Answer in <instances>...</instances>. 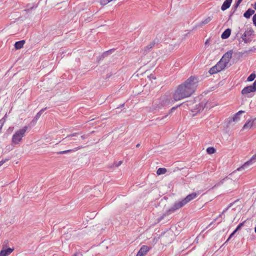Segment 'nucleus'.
<instances>
[{"instance_id":"ddd939ff","label":"nucleus","mask_w":256,"mask_h":256,"mask_svg":"<svg viewBox=\"0 0 256 256\" xmlns=\"http://www.w3.org/2000/svg\"><path fill=\"white\" fill-rule=\"evenodd\" d=\"M231 29L228 28L226 29L222 34L221 38L222 39L225 40L229 38L231 34Z\"/></svg>"},{"instance_id":"9d476101","label":"nucleus","mask_w":256,"mask_h":256,"mask_svg":"<svg viewBox=\"0 0 256 256\" xmlns=\"http://www.w3.org/2000/svg\"><path fill=\"white\" fill-rule=\"evenodd\" d=\"M232 2V0H225L221 6V10L222 11H224L228 8L230 6Z\"/></svg>"},{"instance_id":"603ef678","label":"nucleus","mask_w":256,"mask_h":256,"mask_svg":"<svg viewBox=\"0 0 256 256\" xmlns=\"http://www.w3.org/2000/svg\"><path fill=\"white\" fill-rule=\"evenodd\" d=\"M254 8L256 10V2L254 4Z\"/></svg>"},{"instance_id":"2eb2a0df","label":"nucleus","mask_w":256,"mask_h":256,"mask_svg":"<svg viewBox=\"0 0 256 256\" xmlns=\"http://www.w3.org/2000/svg\"><path fill=\"white\" fill-rule=\"evenodd\" d=\"M254 10L250 8H249L244 14V16L246 18H250V16L254 14Z\"/></svg>"},{"instance_id":"a18cd8bd","label":"nucleus","mask_w":256,"mask_h":256,"mask_svg":"<svg viewBox=\"0 0 256 256\" xmlns=\"http://www.w3.org/2000/svg\"><path fill=\"white\" fill-rule=\"evenodd\" d=\"M256 49L254 47L253 48H251V49H250L248 50V52H254V50H256Z\"/></svg>"},{"instance_id":"e2e57ef3","label":"nucleus","mask_w":256,"mask_h":256,"mask_svg":"<svg viewBox=\"0 0 256 256\" xmlns=\"http://www.w3.org/2000/svg\"><path fill=\"white\" fill-rule=\"evenodd\" d=\"M254 232H255L256 233V227H255V228H254Z\"/></svg>"},{"instance_id":"20e7f679","label":"nucleus","mask_w":256,"mask_h":256,"mask_svg":"<svg viewBox=\"0 0 256 256\" xmlns=\"http://www.w3.org/2000/svg\"><path fill=\"white\" fill-rule=\"evenodd\" d=\"M173 237L174 233L170 228L161 232V241L164 242L163 244L166 246V244H170L172 242Z\"/></svg>"},{"instance_id":"1a4fd4ad","label":"nucleus","mask_w":256,"mask_h":256,"mask_svg":"<svg viewBox=\"0 0 256 256\" xmlns=\"http://www.w3.org/2000/svg\"><path fill=\"white\" fill-rule=\"evenodd\" d=\"M256 160V154L253 156L248 161L246 162L242 166L239 167L237 168L236 170L240 171L244 169V168H246L248 166H249L253 161Z\"/></svg>"},{"instance_id":"423d86ee","label":"nucleus","mask_w":256,"mask_h":256,"mask_svg":"<svg viewBox=\"0 0 256 256\" xmlns=\"http://www.w3.org/2000/svg\"><path fill=\"white\" fill-rule=\"evenodd\" d=\"M255 92H256V80L252 84L244 87L242 90V94H248Z\"/></svg>"},{"instance_id":"37998d69","label":"nucleus","mask_w":256,"mask_h":256,"mask_svg":"<svg viewBox=\"0 0 256 256\" xmlns=\"http://www.w3.org/2000/svg\"><path fill=\"white\" fill-rule=\"evenodd\" d=\"M206 103L204 104V102H202L200 104L201 106L202 107V110L204 108H205V107H206Z\"/></svg>"},{"instance_id":"f03ea898","label":"nucleus","mask_w":256,"mask_h":256,"mask_svg":"<svg viewBox=\"0 0 256 256\" xmlns=\"http://www.w3.org/2000/svg\"><path fill=\"white\" fill-rule=\"evenodd\" d=\"M198 196V194L196 192H192L184 198L181 201L176 202L174 206H172L168 210V212L171 214L177 210L181 208L186 204Z\"/></svg>"},{"instance_id":"de8ad7c7","label":"nucleus","mask_w":256,"mask_h":256,"mask_svg":"<svg viewBox=\"0 0 256 256\" xmlns=\"http://www.w3.org/2000/svg\"><path fill=\"white\" fill-rule=\"evenodd\" d=\"M156 174L158 176L160 175V168L157 170Z\"/></svg>"},{"instance_id":"e433bc0d","label":"nucleus","mask_w":256,"mask_h":256,"mask_svg":"<svg viewBox=\"0 0 256 256\" xmlns=\"http://www.w3.org/2000/svg\"><path fill=\"white\" fill-rule=\"evenodd\" d=\"M122 164V161L116 162L114 163L116 167L119 166Z\"/></svg>"},{"instance_id":"09e8293b","label":"nucleus","mask_w":256,"mask_h":256,"mask_svg":"<svg viewBox=\"0 0 256 256\" xmlns=\"http://www.w3.org/2000/svg\"><path fill=\"white\" fill-rule=\"evenodd\" d=\"M241 53H242V54H248V50H244V52H241Z\"/></svg>"},{"instance_id":"58836bf2","label":"nucleus","mask_w":256,"mask_h":256,"mask_svg":"<svg viewBox=\"0 0 256 256\" xmlns=\"http://www.w3.org/2000/svg\"><path fill=\"white\" fill-rule=\"evenodd\" d=\"M223 214H222V213L221 214H220L214 220V222H216V220H218V218H222V215Z\"/></svg>"},{"instance_id":"4c0bfd02","label":"nucleus","mask_w":256,"mask_h":256,"mask_svg":"<svg viewBox=\"0 0 256 256\" xmlns=\"http://www.w3.org/2000/svg\"><path fill=\"white\" fill-rule=\"evenodd\" d=\"M247 35L244 32L241 36V38L242 39V40H244V38H246Z\"/></svg>"},{"instance_id":"473e14b6","label":"nucleus","mask_w":256,"mask_h":256,"mask_svg":"<svg viewBox=\"0 0 256 256\" xmlns=\"http://www.w3.org/2000/svg\"><path fill=\"white\" fill-rule=\"evenodd\" d=\"M237 232V231L234 230L233 232L232 233H231V234L230 235L228 238V240H226V242H227L229 241L230 240V239L234 236V234Z\"/></svg>"},{"instance_id":"5701e85b","label":"nucleus","mask_w":256,"mask_h":256,"mask_svg":"<svg viewBox=\"0 0 256 256\" xmlns=\"http://www.w3.org/2000/svg\"><path fill=\"white\" fill-rule=\"evenodd\" d=\"M166 173H167L168 176H169L170 174L172 173V172L169 169L161 168V175L164 174Z\"/></svg>"},{"instance_id":"ea45409f","label":"nucleus","mask_w":256,"mask_h":256,"mask_svg":"<svg viewBox=\"0 0 256 256\" xmlns=\"http://www.w3.org/2000/svg\"><path fill=\"white\" fill-rule=\"evenodd\" d=\"M72 256H82V254L80 252H76Z\"/></svg>"},{"instance_id":"8fccbe9b","label":"nucleus","mask_w":256,"mask_h":256,"mask_svg":"<svg viewBox=\"0 0 256 256\" xmlns=\"http://www.w3.org/2000/svg\"><path fill=\"white\" fill-rule=\"evenodd\" d=\"M214 221H213V222H212L210 224H209V225L208 226V227L210 228V227L212 226L213 224H214Z\"/></svg>"},{"instance_id":"79ce46f5","label":"nucleus","mask_w":256,"mask_h":256,"mask_svg":"<svg viewBox=\"0 0 256 256\" xmlns=\"http://www.w3.org/2000/svg\"><path fill=\"white\" fill-rule=\"evenodd\" d=\"M8 160H2L0 161V166H2Z\"/></svg>"},{"instance_id":"2f4dec72","label":"nucleus","mask_w":256,"mask_h":256,"mask_svg":"<svg viewBox=\"0 0 256 256\" xmlns=\"http://www.w3.org/2000/svg\"><path fill=\"white\" fill-rule=\"evenodd\" d=\"M254 32L252 29L250 28L249 30H247L245 32L246 34L247 35V36H250Z\"/></svg>"},{"instance_id":"c85d7f7f","label":"nucleus","mask_w":256,"mask_h":256,"mask_svg":"<svg viewBox=\"0 0 256 256\" xmlns=\"http://www.w3.org/2000/svg\"><path fill=\"white\" fill-rule=\"evenodd\" d=\"M212 16L208 17L204 20L202 22V24H206L208 23L212 20Z\"/></svg>"},{"instance_id":"72a5a7b5","label":"nucleus","mask_w":256,"mask_h":256,"mask_svg":"<svg viewBox=\"0 0 256 256\" xmlns=\"http://www.w3.org/2000/svg\"><path fill=\"white\" fill-rule=\"evenodd\" d=\"M252 22L254 26H256V14H254L252 17Z\"/></svg>"},{"instance_id":"3c124183","label":"nucleus","mask_w":256,"mask_h":256,"mask_svg":"<svg viewBox=\"0 0 256 256\" xmlns=\"http://www.w3.org/2000/svg\"><path fill=\"white\" fill-rule=\"evenodd\" d=\"M81 138H82V139H85V138H86V136H85V135H83V136H81Z\"/></svg>"},{"instance_id":"f3484780","label":"nucleus","mask_w":256,"mask_h":256,"mask_svg":"<svg viewBox=\"0 0 256 256\" xmlns=\"http://www.w3.org/2000/svg\"><path fill=\"white\" fill-rule=\"evenodd\" d=\"M25 44L24 40H21L20 41L16 42L14 44V48L16 50H19L22 48Z\"/></svg>"},{"instance_id":"c03bdc74","label":"nucleus","mask_w":256,"mask_h":256,"mask_svg":"<svg viewBox=\"0 0 256 256\" xmlns=\"http://www.w3.org/2000/svg\"><path fill=\"white\" fill-rule=\"evenodd\" d=\"M244 112V111H243V110H241L238 111L237 113H238V114H239L240 116V114H243Z\"/></svg>"},{"instance_id":"0e129e2a","label":"nucleus","mask_w":256,"mask_h":256,"mask_svg":"<svg viewBox=\"0 0 256 256\" xmlns=\"http://www.w3.org/2000/svg\"><path fill=\"white\" fill-rule=\"evenodd\" d=\"M234 172H234L232 173V174H230V175H229V176H231V175H232L233 173H234Z\"/></svg>"},{"instance_id":"13d9d810","label":"nucleus","mask_w":256,"mask_h":256,"mask_svg":"<svg viewBox=\"0 0 256 256\" xmlns=\"http://www.w3.org/2000/svg\"><path fill=\"white\" fill-rule=\"evenodd\" d=\"M164 219V216H161V218H160V220H161V221Z\"/></svg>"},{"instance_id":"4468645a","label":"nucleus","mask_w":256,"mask_h":256,"mask_svg":"<svg viewBox=\"0 0 256 256\" xmlns=\"http://www.w3.org/2000/svg\"><path fill=\"white\" fill-rule=\"evenodd\" d=\"M160 98H158L155 99L152 102V108L154 110H159L160 108Z\"/></svg>"},{"instance_id":"9b49d317","label":"nucleus","mask_w":256,"mask_h":256,"mask_svg":"<svg viewBox=\"0 0 256 256\" xmlns=\"http://www.w3.org/2000/svg\"><path fill=\"white\" fill-rule=\"evenodd\" d=\"M12 251L13 249L10 248L6 249H2L0 252V256H8Z\"/></svg>"},{"instance_id":"5fc2aeb1","label":"nucleus","mask_w":256,"mask_h":256,"mask_svg":"<svg viewBox=\"0 0 256 256\" xmlns=\"http://www.w3.org/2000/svg\"><path fill=\"white\" fill-rule=\"evenodd\" d=\"M253 96V94H250V95H248V97H252Z\"/></svg>"},{"instance_id":"680f3d73","label":"nucleus","mask_w":256,"mask_h":256,"mask_svg":"<svg viewBox=\"0 0 256 256\" xmlns=\"http://www.w3.org/2000/svg\"><path fill=\"white\" fill-rule=\"evenodd\" d=\"M164 199H165V200H166V199L167 198H166V196H164Z\"/></svg>"},{"instance_id":"7ed1b4c3","label":"nucleus","mask_w":256,"mask_h":256,"mask_svg":"<svg viewBox=\"0 0 256 256\" xmlns=\"http://www.w3.org/2000/svg\"><path fill=\"white\" fill-rule=\"evenodd\" d=\"M28 129V127L25 126L22 128L20 129L16 132L12 136V142L14 144H18L22 140V138L24 136Z\"/></svg>"},{"instance_id":"7c9ffc66","label":"nucleus","mask_w":256,"mask_h":256,"mask_svg":"<svg viewBox=\"0 0 256 256\" xmlns=\"http://www.w3.org/2000/svg\"><path fill=\"white\" fill-rule=\"evenodd\" d=\"M246 222V220L243 222H241L240 223L238 226L235 229L237 232L240 230L244 226V224Z\"/></svg>"},{"instance_id":"39448f33","label":"nucleus","mask_w":256,"mask_h":256,"mask_svg":"<svg viewBox=\"0 0 256 256\" xmlns=\"http://www.w3.org/2000/svg\"><path fill=\"white\" fill-rule=\"evenodd\" d=\"M226 65L222 62V60H220L215 66L210 68L208 72L210 74H213L220 72L224 70Z\"/></svg>"},{"instance_id":"393cba45","label":"nucleus","mask_w":256,"mask_h":256,"mask_svg":"<svg viewBox=\"0 0 256 256\" xmlns=\"http://www.w3.org/2000/svg\"><path fill=\"white\" fill-rule=\"evenodd\" d=\"M227 178H230L228 176L226 177L225 178H224V179L222 180L219 182L216 183L214 186H212V189H214L215 188H216V187H217L218 186H220L222 185V184H223L224 182V180L226 179H227Z\"/></svg>"},{"instance_id":"6e6552de","label":"nucleus","mask_w":256,"mask_h":256,"mask_svg":"<svg viewBox=\"0 0 256 256\" xmlns=\"http://www.w3.org/2000/svg\"><path fill=\"white\" fill-rule=\"evenodd\" d=\"M150 250V248L149 246L144 245L140 248L136 256H144L147 254Z\"/></svg>"},{"instance_id":"4d7b16f0","label":"nucleus","mask_w":256,"mask_h":256,"mask_svg":"<svg viewBox=\"0 0 256 256\" xmlns=\"http://www.w3.org/2000/svg\"><path fill=\"white\" fill-rule=\"evenodd\" d=\"M120 107H123V106H124V104H122L120 105Z\"/></svg>"},{"instance_id":"bf43d9fd","label":"nucleus","mask_w":256,"mask_h":256,"mask_svg":"<svg viewBox=\"0 0 256 256\" xmlns=\"http://www.w3.org/2000/svg\"><path fill=\"white\" fill-rule=\"evenodd\" d=\"M207 43H208V40H207L206 42H205V44H207Z\"/></svg>"},{"instance_id":"a19ab883","label":"nucleus","mask_w":256,"mask_h":256,"mask_svg":"<svg viewBox=\"0 0 256 256\" xmlns=\"http://www.w3.org/2000/svg\"><path fill=\"white\" fill-rule=\"evenodd\" d=\"M238 200H235L234 202H232L230 203V204L228 206V208H230V207L233 205V204H234V202H237V201H238Z\"/></svg>"},{"instance_id":"a878e982","label":"nucleus","mask_w":256,"mask_h":256,"mask_svg":"<svg viewBox=\"0 0 256 256\" xmlns=\"http://www.w3.org/2000/svg\"><path fill=\"white\" fill-rule=\"evenodd\" d=\"M216 150L214 147H208L206 149V152L208 154H212L215 153Z\"/></svg>"},{"instance_id":"6e6d98bb","label":"nucleus","mask_w":256,"mask_h":256,"mask_svg":"<svg viewBox=\"0 0 256 256\" xmlns=\"http://www.w3.org/2000/svg\"><path fill=\"white\" fill-rule=\"evenodd\" d=\"M166 178V176H162L161 177V180H163L164 178Z\"/></svg>"},{"instance_id":"4be33fe9","label":"nucleus","mask_w":256,"mask_h":256,"mask_svg":"<svg viewBox=\"0 0 256 256\" xmlns=\"http://www.w3.org/2000/svg\"><path fill=\"white\" fill-rule=\"evenodd\" d=\"M154 44L155 42H151L150 44L145 46L144 49V54H146V53L147 50H150V48H152L154 46Z\"/></svg>"},{"instance_id":"a211bd4d","label":"nucleus","mask_w":256,"mask_h":256,"mask_svg":"<svg viewBox=\"0 0 256 256\" xmlns=\"http://www.w3.org/2000/svg\"><path fill=\"white\" fill-rule=\"evenodd\" d=\"M82 148V146H78V147L76 148L74 150H64V151H60V152H58L57 154H67L70 152L78 150Z\"/></svg>"},{"instance_id":"b1692460","label":"nucleus","mask_w":256,"mask_h":256,"mask_svg":"<svg viewBox=\"0 0 256 256\" xmlns=\"http://www.w3.org/2000/svg\"><path fill=\"white\" fill-rule=\"evenodd\" d=\"M254 121V120H253L252 122H251L250 120H248L246 122V124H244V126H243V128L245 129V128H249V127L251 128L252 126Z\"/></svg>"},{"instance_id":"c756f323","label":"nucleus","mask_w":256,"mask_h":256,"mask_svg":"<svg viewBox=\"0 0 256 256\" xmlns=\"http://www.w3.org/2000/svg\"><path fill=\"white\" fill-rule=\"evenodd\" d=\"M113 51H114V49H112V50H108V51L104 52L103 53V54H102V57L104 58V57L106 56L108 54H112V52H113Z\"/></svg>"},{"instance_id":"338daca9","label":"nucleus","mask_w":256,"mask_h":256,"mask_svg":"<svg viewBox=\"0 0 256 256\" xmlns=\"http://www.w3.org/2000/svg\"><path fill=\"white\" fill-rule=\"evenodd\" d=\"M1 201V198L0 197V202Z\"/></svg>"},{"instance_id":"69168bd1","label":"nucleus","mask_w":256,"mask_h":256,"mask_svg":"<svg viewBox=\"0 0 256 256\" xmlns=\"http://www.w3.org/2000/svg\"><path fill=\"white\" fill-rule=\"evenodd\" d=\"M221 222H222V220H220V221L218 222V224H220Z\"/></svg>"},{"instance_id":"c9c22d12","label":"nucleus","mask_w":256,"mask_h":256,"mask_svg":"<svg viewBox=\"0 0 256 256\" xmlns=\"http://www.w3.org/2000/svg\"><path fill=\"white\" fill-rule=\"evenodd\" d=\"M38 120V119H36V116H34V119L32 120V121L31 122L30 124L32 125H34L37 122V120Z\"/></svg>"},{"instance_id":"6ab92c4d","label":"nucleus","mask_w":256,"mask_h":256,"mask_svg":"<svg viewBox=\"0 0 256 256\" xmlns=\"http://www.w3.org/2000/svg\"><path fill=\"white\" fill-rule=\"evenodd\" d=\"M242 0H238L236 4L233 6L232 10H233V12L230 14V18L232 16V14L238 8L240 4L242 2Z\"/></svg>"},{"instance_id":"864d4df0","label":"nucleus","mask_w":256,"mask_h":256,"mask_svg":"<svg viewBox=\"0 0 256 256\" xmlns=\"http://www.w3.org/2000/svg\"><path fill=\"white\" fill-rule=\"evenodd\" d=\"M140 146V144H138L136 145V148H138L139 146Z\"/></svg>"},{"instance_id":"bb28decb","label":"nucleus","mask_w":256,"mask_h":256,"mask_svg":"<svg viewBox=\"0 0 256 256\" xmlns=\"http://www.w3.org/2000/svg\"><path fill=\"white\" fill-rule=\"evenodd\" d=\"M256 77V75L254 73L251 74L248 78L247 80L248 82H252L254 80Z\"/></svg>"},{"instance_id":"0eeeda50","label":"nucleus","mask_w":256,"mask_h":256,"mask_svg":"<svg viewBox=\"0 0 256 256\" xmlns=\"http://www.w3.org/2000/svg\"><path fill=\"white\" fill-rule=\"evenodd\" d=\"M232 51L230 50L225 53L220 60H222V62H224L227 66L230 58H232Z\"/></svg>"},{"instance_id":"cd10ccee","label":"nucleus","mask_w":256,"mask_h":256,"mask_svg":"<svg viewBox=\"0 0 256 256\" xmlns=\"http://www.w3.org/2000/svg\"><path fill=\"white\" fill-rule=\"evenodd\" d=\"M47 108L42 109L36 115V119H38L44 111L46 110Z\"/></svg>"},{"instance_id":"052dcab7","label":"nucleus","mask_w":256,"mask_h":256,"mask_svg":"<svg viewBox=\"0 0 256 256\" xmlns=\"http://www.w3.org/2000/svg\"><path fill=\"white\" fill-rule=\"evenodd\" d=\"M157 220H158V222H159V221L160 220V218H158L157 219Z\"/></svg>"},{"instance_id":"f704fd0d","label":"nucleus","mask_w":256,"mask_h":256,"mask_svg":"<svg viewBox=\"0 0 256 256\" xmlns=\"http://www.w3.org/2000/svg\"><path fill=\"white\" fill-rule=\"evenodd\" d=\"M243 41H244L245 43H249L252 41V40L250 38H244Z\"/></svg>"},{"instance_id":"f257e3e1","label":"nucleus","mask_w":256,"mask_h":256,"mask_svg":"<svg viewBox=\"0 0 256 256\" xmlns=\"http://www.w3.org/2000/svg\"><path fill=\"white\" fill-rule=\"evenodd\" d=\"M198 82L197 78L191 76L179 85L173 94L174 100L178 101L190 96L195 92Z\"/></svg>"},{"instance_id":"f8f14e48","label":"nucleus","mask_w":256,"mask_h":256,"mask_svg":"<svg viewBox=\"0 0 256 256\" xmlns=\"http://www.w3.org/2000/svg\"><path fill=\"white\" fill-rule=\"evenodd\" d=\"M172 98L170 96H164L161 102V105H166L170 103Z\"/></svg>"},{"instance_id":"49530a36","label":"nucleus","mask_w":256,"mask_h":256,"mask_svg":"<svg viewBox=\"0 0 256 256\" xmlns=\"http://www.w3.org/2000/svg\"><path fill=\"white\" fill-rule=\"evenodd\" d=\"M230 208H228V207H227L222 212V214H224V212H226Z\"/></svg>"},{"instance_id":"dca6fc26","label":"nucleus","mask_w":256,"mask_h":256,"mask_svg":"<svg viewBox=\"0 0 256 256\" xmlns=\"http://www.w3.org/2000/svg\"><path fill=\"white\" fill-rule=\"evenodd\" d=\"M182 104L172 108L169 110V112H168V114H166V115H164V116L161 117V122L162 120H164V122H165V120H164V119H166V118H168V114H170L172 113L174 110H176L178 106H180Z\"/></svg>"},{"instance_id":"aec40b11","label":"nucleus","mask_w":256,"mask_h":256,"mask_svg":"<svg viewBox=\"0 0 256 256\" xmlns=\"http://www.w3.org/2000/svg\"><path fill=\"white\" fill-rule=\"evenodd\" d=\"M228 123L230 124L231 122H237L240 120V115L238 114V113H236L234 116L232 118H228Z\"/></svg>"},{"instance_id":"412c9836","label":"nucleus","mask_w":256,"mask_h":256,"mask_svg":"<svg viewBox=\"0 0 256 256\" xmlns=\"http://www.w3.org/2000/svg\"><path fill=\"white\" fill-rule=\"evenodd\" d=\"M78 134L76 133V132L73 133L72 134H70L68 136L64 138L62 140L64 141V142H66L67 140H72V137L76 136Z\"/></svg>"}]
</instances>
